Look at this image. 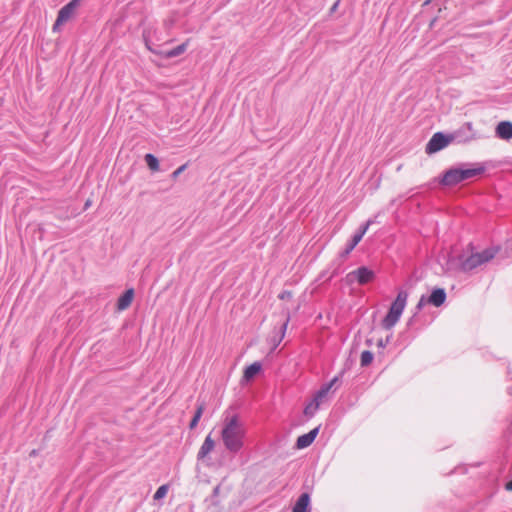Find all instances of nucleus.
Wrapping results in <instances>:
<instances>
[{
	"instance_id": "obj_1",
	"label": "nucleus",
	"mask_w": 512,
	"mask_h": 512,
	"mask_svg": "<svg viewBox=\"0 0 512 512\" xmlns=\"http://www.w3.org/2000/svg\"><path fill=\"white\" fill-rule=\"evenodd\" d=\"M246 428L237 414L226 415L223 419L221 440L231 454H238L245 446Z\"/></svg>"
},
{
	"instance_id": "obj_2",
	"label": "nucleus",
	"mask_w": 512,
	"mask_h": 512,
	"mask_svg": "<svg viewBox=\"0 0 512 512\" xmlns=\"http://www.w3.org/2000/svg\"><path fill=\"white\" fill-rule=\"evenodd\" d=\"M408 293L406 291H399L396 299L392 303L389 312L382 320V327L386 330L391 329L399 320L406 306Z\"/></svg>"
},
{
	"instance_id": "obj_3",
	"label": "nucleus",
	"mask_w": 512,
	"mask_h": 512,
	"mask_svg": "<svg viewBox=\"0 0 512 512\" xmlns=\"http://www.w3.org/2000/svg\"><path fill=\"white\" fill-rule=\"evenodd\" d=\"M498 252V247H489L481 252L473 253L461 262L460 268L464 272L471 271L492 260Z\"/></svg>"
},
{
	"instance_id": "obj_4",
	"label": "nucleus",
	"mask_w": 512,
	"mask_h": 512,
	"mask_svg": "<svg viewBox=\"0 0 512 512\" xmlns=\"http://www.w3.org/2000/svg\"><path fill=\"white\" fill-rule=\"evenodd\" d=\"M81 0H71L69 3L64 5L58 12L57 19L53 25V31H59L60 27L68 22L75 14L76 10L80 6Z\"/></svg>"
},
{
	"instance_id": "obj_5",
	"label": "nucleus",
	"mask_w": 512,
	"mask_h": 512,
	"mask_svg": "<svg viewBox=\"0 0 512 512\" xmlns=\"http://www.w3.org/2000/svg\"><path fill=\"white\" fill-rule=\"evenodd\" d=\"M375 277V273L373 270L369 269L366 266H361L358 269L350 272L346 276V280L348 283H353L357 281L360 285L367 284L371 282Z\"/></svg>"
},
{
	"instance_id": "obj_6",
	"label": "nucleus",
	"mask_w": 512,
	"mask_h": 512,
	"mask_svg": "<svg viewBox=\"0 0 512 512\" xmlns=\"http://www.w3.org/2000/svg\"><path fill=\"white\" fill-rule=\"evenodd\" d=\"M452 141V137L444 135L442 132L435 133L426 145L425 152L434 154L445 148Z\"/></svg>"
},
{
	"instance_id": "obj_7",
	"label": "nucleus",
	"mask_w": 512,
	"mask_h": 512,
	"mask_svg": "<svg viewBox=\"0 0 512 512\" xmlns=\"http://www.w3.org/2000/svg\"><path fill=\"white\" fill-rule=\"evenodd\" d=\"M462 182L460 176V168H451L447 170L442 178L440 183L444 186H455Z\"/></svg>"
},
{
	"instance_id": "obj_8",
	"label": "nucleus",
	"mask_w": 512,
	"mask_h": 512,
	"mask_svg": "<svg viewBox=\"0 0 512 512\" xmlns=\"http://www.w3.org/2000/svg\"><path fill=\"white\" fill-rule=\"evenodd\" d=\"M496 136L500 139L509 140L512 138V122L501 121L495 129Z\"/></svg>"
},
{
	"instance_id": "obj_9",
	"label": "nucleus",
	"mask_w": 512,
	"mask_h": 512,
	"mask_svg": "<svg viewBox=\"0 0 512 512\" xmlns=\"http://www.w3.org/2000/svg\"><path fill=\"white\" fill-rule=\"evenodd\" d=\"M215 448V441L212 439L211 437V433H209L203 444L201 445L199 451H198V454H197V459L198 460H203L204 458H206L208 456V454L210 452H212Z\"/></svg>"
},
{
	"instance_id": "obj_10",
	"label": "nucleus",
	"mask_w": 512,
	"mask_h": 512,
	"mask_svg": "<svg viewBox=\"0 0 512 512\" xmlns=\"http://www.w3.org/2000/svg\"><path fill=\"white\" fill-rule=\"evenodd\" d=\"M446 300V292L443 288H436L432 291L431 295L427 297L428 304L435 307L441 306Z\"/></svg>"
},
{
	"instance_id": "obj_11",
	"label": "nucleus",
	"mask_w": 512,
	"mask_h": 512,
	"mask_svg": "<svg viewBox=\"0 0 512 512\" xmlns=\"http://www.w3.org/2000/svg\"><path fill=\"white\" fill-rule=\"evenodd\" d=\"M187 45H188V41L178 45L177 47L169 50V51H166V52H157V51H154L148 44H147V48L152 51L153 53H156L158 55H161L162 57L164 58H173V57H176L182 53H184L186 51V48H187Z\"/></svg>"
},
{
	"instance_id": "obj_12",
	"label": "nucleus",
	"mask_w": 512,
	"mask_h": 512,
	"mask_svg": "<svg viewBox=\"0 0 512 512\" xmlns=\"http://www.w3.org/2000/svg\"><path fill=\"white\" fill-rule=\"evenodd\" d=\"M133 297L134 289L130 288L126 290L117 301V309L120 311L127 309L131 305Z\"/></svg>"
},
{
	"instance_id": "obj_13",
	"label": "nucleus",
	"mask_w": 512,
	"mask_h": 512,
	"mask_svg": "<svg viewBox=\"0 0 512 512\" xmlns=\"http://www.w3.org/2000/svg\"><path fill=\"white\" fill-rule=\"evenodd\" d=\"M310 495L303 493L297 499L292 512H309Z\"/></svg>"
},
{
	"instance_id": "obj_14",
	"label": "nucleus",
	"mask_w": 512,
	"mask_h": 512,
	"mask_svg": "<svg viewBox=\"0 0 512 512\" xmlns=\"http://www.w3.org/2000/svg\"><path fill=\"white\" fill-rule=\"evenodd\" d=\"M452 140L456 139L459 143H467L477 139V133H467L465 128H459L453 135Z\"/></svg>"
},
{
	"instance_id": "obj_15",
	"label": "nucleus",
	"mask_w": 512,
	"mask_h": 512,
	"mask_svg": "<svg viewBox=\"0 0 512 512\" xmlns=\"http://www.w3.org/2000/svg\"><path fill=\"white\" fill-rule=\"evenodd\" d=\"M484 171H485L484 166H478L475 168H460L461 180L465 181L467 179L476 177V176L482 174Z\"/></svg>"
},
{
	"instance_id": "obj_16",
	"label": "nucleus",
	"mask_w": 512,
	"mask_h": 512,
	"mask_svg": "<svg viewBox=\"0 0 512 512\" xmlns=\"http://www.w3.org/2000/svg\"><path fill=\"white\" fill-rule=\"evenodd\" d=\"M262 365L260 362H254L244 370L243 378L246 381L251 380L256 374L261 371Z\"/></svg>"
},
{
	"instance_id": "obj_17",
	"label": "nucleus",
	"mask_w": 512,
	"mask_h": 512,
	"mask_svg": "<svg viewBox=\"0 0 512 512\" xmlns=\"http://www.w3.org/2000/svg\"><path fill=\"white\" fill-rule=\"evenodd\" d=\"M289 320H290V318H289V315H288L286 320L281 325V328H280V331H279V335L275 336V337H273L271 339L272 350L276 349L278 347V345L281 343V341L283 340V338L285 336V332H286L287 326H288V323H289Z\"/></svg>"
},
{
	"instance_id": "obj_18",
	"label": "nucleus",
	"mask_w": 512,
	"mask_h": 512,
	"mask_svg": "<svg viewBox=\"0 0 512 512\" xmlns=\"http://www.w3.org/2000/svg\"><path fill=\"white\" fill-rule=\"evenodd\" d=\"M204 410H205V403L204 402L199 403L197 406V409L195 411V414H194L192 420L190 421V424H189L190 429H194L197 426Z\"/></svg>"
},
{
	"instance_id": "obj_19",
	"label": "nucleus",
	"mask_w": 512,
	"mask_h": 512,
	"mask_svg": "<svg viewBox=\"0 0 512 512\" xmlns=\"http://www.w3.org/2000/svg\"><path fill=\"white\" fill-rule=\"evenodd\" d=\"M204 410H205V403L204 402L199 403L197 406V409L195 411V414H194L192 420L190 421V424H189L190 429H194L197 426Z\"/></svg>"
},
{
	"instance_id": "obj_20",
	"label": "nucleus",
	"mask_w": 512,
	"mask_h": 512,
	"mask_svg": "<svg viewBox=\"0 0 512 512\" xmlns=\"http://www.w3.org/2000/svg\"><path fill=\"white\" fill-rule=\"evenodd\" d=\"M145 161L148 165V167L152 170V171H158L159 170V161L158 159L153 155V154H146L145 155Z\"/></svg>"
},
{
	"instance_id": "obj_21",
	"label": "nucleus",
	"mask_w": 512,
	"mask_h": 512,
	"mask_svg": "<svg viewBox=\"0 0 512 512\" xmlns=\"http://www.w3.org/2000/svg\"><path fill=\"white\" fill-rule=\"evenodd\" d=\"M373 361V354L369 350H365L361 353L360 363L362 367L370 365Z\"/></svg>"
},
{
	"instance_id": "obj_22",
	"label": "nucleus",
	"mask_w": 512,
	"mask_h": 512,
	"mask_svg": "<svg viewBox=\"0 0 512 512\" xmlns=\"http://www.w3.org/2000/svg\"><path fill=\"white\" fill-rule=\"evenodd\" d=\"M313 442L311 441V439L308 437L307 434H303L301 436H299L297 438V441H296V446L297 448L299 449H303V448H306L308 446H310Z\"/></svg>"
},
{
	"instance_id": "obj_23",
	"label": "nucleus",
	"mask_w": 512,
	"mask_h": 512,
	"mask_svg": "<svg viewBox=\"0 0 512 512\" xmlns=\"http://www.w3.org/2000/svg\"><path fill=\"white\" fill-rule=\"evenodd\" d=\"M373 223H374L373 219L367 220L366 223H364L353 236L358 237L359 240H362V238L365 235V233L367 232L368 228Z\"/></svg>"
},
{
	"instance_id": "obj_24",
	"label": "nucleus",
	"mask_w": 512,
	"mask_h": 512,
	"mask_svg": "<svg viewBox=\"0 0 512 512\" xmlns=\"http://www.w3.org/2000/svg\"><path fill=\"white\" fill-rule=\"evenodd\" d=\"M318 409L319 407L317 406V403H313V401H311L306 405L303 412L305 416L312 417Z\"/></svg>"
},
{
	"instance_id": "obj_25",
	"label": "nucleus",
	"mask_w": 512,
	"mask_h": 512,
	"mask_svg": "<svg viewBox=\"0 0 512 512\" xmlns=\"http://www.w3.org/2000/svg\"><path fill=\"white\" fill-rule=\"evenodd\" d=\"M360 241L361 240H359L358 237L353 236L351 242L347 245L342 255L347 256L348 254H350V252L358 245Z\"/></svg>"
},
{
	"instance_id": "obj_26",
	"label": "nucleus",
	"mask_w": 512,
	"mask_h": 512,
	"mask_svg": "<svg viewBox=\"0 0 512 512\" xmlns=\"http://www.w3.org/2000/svg\"><path fill=\"white\" fill-rule=\"evenodd\" d=\"M167 491H168V486H167V485H162V486H160V487L156 490V492H155V494H154V497H153V498H154V500H159V499H162L163 497H165V496H166V494H167Z\"/></svg>"
},
{
	"instance_id": "obj_27",
	"label": "nucleus",
	"mask_w": 512,
	"mask_h": 512,
	"mask_svg": "<svg viewBox=\"0 0 512 512\" xmlns=\"http://www.w3.org/2000/svg\"><path fill=\"white\" fill-rule=\"evenodd\" d=\"M330 389L329 386H326L325 384L316 392L319 394V397L325 398L327 394L329 393Z\"/></svg>"
},
{
	"instance_id": "obj_28",
	"label": "nucleus",
	"mask_w": 512,
	"mask_h": 512,
	"mask_svg": "<svg viewBox=\"0 0 512 512\" xmlns=\"http://www.w3.org/2000/svg\"><path fill=\"white\" fill-rule=\"evenodd\" d=\"M187 167V163L180 166L178 169H176L172 174V179H176Z\"/></svg>"
},
{
	"instance_id": "obj_29",
	"label": "nucleus",
	"mask_w": 512,
	"mask_h": 512,
	"mask_svg": "<svg viewBox=\"0 0 512 512\" xmlns=\"http://www.w3.org/2000/svg\"><path fill=\"white\" fill-rule=\"evenodd\" d=\"M428 302H427V297L426 296H421L419 302L417 303L416 305V308L418 310H421L423 308L424 305H426Z\"/></svg>"
},
{
	"instance_id": "obj_30",
	"label": "nucleus",
	"mask_w": 512,
	"mask_h": 512,
	"mask_svg": "<svg viewBox=\"0 0 512 512\" xmlns=\"http://www.w3.org/2000/svg\"><path fill=\"white\" fill-rule=\"evenodd\" d=\"M319 432V427H316L314 429H312L310 432L306 433L308 435V437L311 439V441L313 442L317 436Z\"/></svg>"
},
{
	"instance_id": "obj_31",
	"label": "nucleus",
	"mask_w": 512,
	"mask_h": 512,
	"mask_svg": "<svg viewBox=\"0 0 512 512\" xmlns=\"http://www.w3.org/2000/svg\"><path fill=\"white\" fill-rule=\"evenodd\" d=\"M319 432V427H316L314 429H312L310 432L306 433L308 435V437L311 439V441L313 442L317 436Z\"/></svg>"
},
{
	"instance_id": "obj_32",
	"label": "nucleus",
	"mask_w": 512,
	"mask_h": 512,
	"mask_svg": "<svg viewBox=\"0 0 512 512\" xmlns=\"http://www.w3.org/2000/svg\"><path fill=\"white\" fill-rule=\"evenodd\" d=\"M461 128H465L467 133H476L471 122L465 123Z\"/></svg>"
},
{
	"instance_id": "obj_33",
	"label": "nucleus",
	"mask_w": 512,
	"mask_h": 512,
	"mask_svg": "<svg viewBox=\"0 0 512 512\" xmlns=\"http://www.w3.org/2000/svg\"><path fill=\"white\" fill-rule=\"evenodd\" d=\"M279 298L282 300L291 299L292 293L290 291H283L282 293L279 294Z\"/></svg>"
},
{
	"instance_id": "obj_34",
	"label": "nucleus",
	"mask_w": 512,
	"mask_h": 512,
	"mask_svg": "<svg viewBox=\"0 0 512 512\" xmlns=\"http://www.w3.org/2000/svg\"><path fill=\"white\" fill-rule=\"evenodd\" d=\"M323 399H324L323 397H319V394L316 393L314 395L312 401H313V403H317V406L320 407V404H321Z\"/></svg>"
},
{
	"instance_id": "obj_35",
	"label": "nucleus",
	"mask_w": 512,
	"mask_h": 512,
	"mask_svg": "<svg viewBox=\"0 0 512 512\" xmlns=\"http://www.w3.org/2000/svg\"><path fill=\"white\" fill-rule=\"evenodd\" d=\"M339 380V377H334L329 383H326V386H329V389H331Z\"/></svg>"
},
{
	"instance_id": "obj_36",
	"label": "nucleus",
	"mask_w": 512,
	"mask_h": 512,
	"mask_svg": "<svg viewBox=\"0 0 512 512\" xmlns=\"http://www.w3.org/2000/svg\"><path fill=\"white\" fill-rule=\"evenodd\" d=\"M505 488L508 491H512V480L505 484Z\"/></svg>"
},
{
	"instance_id": "obj_37",
	"label": "nucleus",
	"mask_w": 512,
	"mask_h": 512,
	"mask_svg": "<svg viewBox=\"0 0 512 512\" xmlns=\"http://www.w3.org/2000/svg\"><path fill=\"white\" fill-rule=\"evenodd\" d=\"M38 453H39V451H38L37 449H33V450L30 452L29 456H30V457H36V456L38 455Z\"/></svg>"
},
{
	"instance_id": "obj_38",
	"label": "nucleus",
	"mask_w": 512,
	"mask_h": 512,
	"mask_svg": "<svg viewBox=\"0 0 512 512\" xmlns=\"http://www.w3.org/2000/svg\"><path fill=\"white\" fill-rule=\"evenodd\" d=\"M339 5V0L334 3V5L331 7V12H335L337 7Z\"/></svg>"
},
{
	"instance_id": "obj_39",
	"label": "nucleus",
	"mask_w": 512,
	"mask_h": 512,
	"mask_svg": "<svg viewBox=\"0 0 512 512\" xmlns=\"http://www.w3.org/2000/svg\"><path fill=\"white\" fill-rule=\"evenodd\" d=\"M91 205V200H87L85 203V209H87Z\"/></svg>"
},
{
	"instance_id": "obj_40",
	"label": "nucleus",
	"mask_w": 512,
	"mask_h": 512,
	"mask_svg": "<svg viewBox=\"0 0 512 512\" xmlns=\"http://www.w3.org/2000/svg\"><path fill=\"white\" fill-rule=\"evenodd\" d=\"M431 1H432V0H426V1L424 2V5H428V4H430V3H431Z\"/></svg>"
},
{
	"instance_id": "obj_41",
	"label": "nucleus",
	"mask_w": 512,
	"mask_h": 512,
	"mask_svg": "<svg viewBox=\"0 0 512 512\" xmlns=\"http://www.w3.org/2000/svg\"><path fill=\"white\" fill-rule=\"evenodd\" d=\"M379 346H383L382 340L379 341Z\"/></svg>"
}]
</instances>
